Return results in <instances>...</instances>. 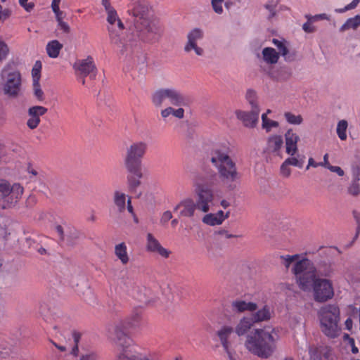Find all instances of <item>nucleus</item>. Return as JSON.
<instances>
[{"mask_svg": "<svg viewBox=\"0 0 360 360\" xmlns=\"http://www.w3.org/2000/svg\"><path fill=\"white\" fill-rule=\"evenodd\" d=\"M314 299L323 302L333 297L334 295L331 281L324 278H317L314 286Z\"/></svg>", "mask_w": 360, "mask_h": 360, "instance_id": "f8f14e48", "label": "nucleus"}, {"mask_svg": "<svg viewBox=\"0 0 360 360\" xmlns=\"http://www.w3.org/2000/svg\"><path fill=\"white\" fill-rule=\"evenodd\" d=\"M305 162V156L296 153L295 155H290L281 165V173L285 177L290 176L291 174V169L290 166L297 167L298 168H302Z\"/></svg>", "mask_w": 360, "mask_h": 360, "instance_id": "f3484780", "label": "nucleus"}, {"mask_svg": "<svg viewBox=\"0 0 360 360\" xmlns=\"http://www.w3.org/2000/svg\"><path fill=\"white\" fill-rule=\"evenodd\" d=\"M283 141L281 136H273L269 138L267 141L266 150L269 153L278 154L280 149L283 146Z\"/></svg>", "mask_w": 360, "mask_h": 360, "instance_id": "cd10ccee", "label": "nucleus"}, {"mask_svg": "<svg viewBox=\"0 0 360 360\" xmlns=\"http://www.w3.org/2000/svg\"><path fill=\"white\" fill-rule=\"evenodd\" d=\"M171 115H173L174 117L181 119L184 115V110L182 108H179L178 109H174L172 107Z\"/></svg>", "mask_w": 360, "mask_h": 360, "instance_id": "6e6d98bb", "label": "nucleus"}, {"mask_svg": "<svg viewBox=\"0 0 360 360\" xmlns=\"http://www.w3.org/2000/svg\"><path fill=\"white\" fill-rule=\"evenodd\" d=\"M23 188L19 184L11 186L5 179H0V207L8 208L14 205L20 199Z\"/></svg>", "mask_w": 360, "mask_h": 360, "instance_id": "9d476101", "label": "nucleus"}, {"mask_svg": "<svg viewBox=\"0 0 360 360\" xmlns=\"http://www.w3.org/2000/svg\"><path fill=\"white\" fill-rule=\"evenodd\" d=\"M9 52L8 45L4 41H0V60H3L6 58L7 55Z\"/></svg>", "mask_w": 360, "mask_h": 360, "instance_id": "49530a36", "label": "nucleus"}, {"mask_svg": "<svg viewBox=\"0 0 360 360\" xmlns=\"http://www.w3.org/2000/svg\"><path fill=\"white\" fill-rule=\"evenodd\" d=\"M359 1H360V0H353L352 3H350L349 4L347 5L343 8H340L339 10H337V11L339 12V13H344V12H345L347 11L352 10V9H353V8L356 7V6L359 3Z\"/></svg>", "mask_w": 360, "mask_h": 360, "instance_id": "603ef678", "label": "nucleus"}, {"mask_svg": "<svg viewBox=\"0 0 360 360\" xmlns=\"http://www.w3.org/2000/svg\"><path fill=\"white\" fill-rule=\"evenodd\" d=\"M223 0H212V6L215 13L221 14L223 12L222 4Z\"/></svg>", "mask_w": 360, "mask_h": 360, "instance_id": "09e8293b", "label": "nucleus"}, {"mask_svg": "<svg viewBox=\"0 0 360 360\" xmlns=\"http://www.w3.org/2000/svg\"><path fill=\"white\" fill-rule=\"evenodd\" d=\"M353 216L356 223V232L354 237V239H356L359 236V234L360 233V212L353 211Z\"/></svg>", "mask_w": 360, "mask_h": 360, "instance_id": "864d4df0", "label": "nucleus"}, {"mask_svg": "<svg viewBox=\"0 0 360 360\" xmlns=\"http://www.w3.org/2000/svg\"><path fill=\"white\" fill-rule=\"evenodd\" d=\"M105 12L107 13V21L109 24L107 27L108 34H110V29H112L115 34H122L124 26L119 18L116 10L113 8Z\"/></svg>", "mask_w": 360, "mask_h": 360, "instance_id": "aec40b11", "label": "nucleus"}, {"mask_svg": "<svg viewBox=\"0 0 360 360\" xmlns=\"http://www.w3.org/2000/svg\"><path fill=\"white\" fill-rule=\"evenodd\" d=\"M63 44L58 40H52L46 45V52L50 58H56L58 56L60 50L63 49Z\"/></svg>", "mask_w": 360, "mask_h": 360, "instance_id": "c756f323", "label": "nucleus"}, {"mask_svg": "<svg viewBox=\"0 0 360 360\" xmlns=\"http://www.w3.org/2000/svg\"><path fill=\"white\" fill-rule=\"evenodd\" d=\"M257 309V304L247 302L244 300H237L231 302V309L234 312H243L245 311H254Z\"/></svg>", "mask_w": 360, "mask_h": 360, "instance_id": "bb28decb", "label": "nucleus"}, {"mask_svg": "<svg viewBox=\"0 0 360 360\" xmlns=\"http://www.w3.org/2000/svg\"><path fill=\"white\" fill-rule=\"evenodd\" d=\"M233 333V328L230 326H223L217 333L221 344L226 352L227 357L229 360H237L238 355L231 347V342L229 340V338Z\"/></svg>", "mask_w": 360, "mask_h": 360, "instance_id": "4468645a", "label": "nucleus"}, {"mask_svg": "<svg viewBox=\"0 0 360 360\" xmlns=\"http://www.w3.org/2000/svg\"><path fill=\"white\" fill-rule=\"evenodd\" d=\"M53 12L56 15V20L58 22L63 21V18H64V15H63L64 13L63 11H61L60 10V8L58 9V11H53Z\"/></svg>", "mask_w": 360, "mask_h": 360, "instance_id": "69168bd1", "label": "nucleus"}, {"mask_svg": "<svg viewBox=\"0 0 360 360\" xmlns=\"http://www.w3.org/2000/svg\"><path fill=\"white\" fill-rule=\"evenodd\" d=\"M277 338L278 335L274 329H257L254 335H248L245 347L254 355L268 359L276 351Z\"/></svg>", "mask_w": 360, "mask_h": 360, "instance_id": "20e7f679", "label": "nucleus"}, {"mask_svg": "<svg viewBox=\"0 0 360 360\" xmlns=\"http://www.w3.org/2000/svg\"><path fill=\"white\" fill-rule=\"evenodd\" d=\"M273 44L277 47L278 50V55L281 54L285 61L291 62L295 59V54L294 52H290L288 46H286L285 41H280L277 39H273Z\"/></svg>", "mask_w": 360, "mask_h": 360, "instance_id": "393cba45", "label": "nucleus"}, {"mask_svg": "<svg viewBox=\"0 0 360 360\" xmlns=\"http://www.w3.org/2000/svg\"><path fill=\"white\" fill-rule=\"evenodd\" d=\"M292 72L289 68H283L278 74V78L282 80H286L290 77Z\"/></svg>", "mask_w": 360, "mask_h": 360, "instance_id": "8fccbe9b", "label": "nucleus"}, {"mask_svg": "<svg viewBox=\"0 0 360 360\" xmlns=\"http://www.w3.org/2000/svg\"><path fill=\"white\" fill-rule=\"evenodd\" d=\"M360 25V15H357L354 18L347 19L340 27V32H344L349 29H356Z\"/></svg>", "mask_w": 360, "mask_h": 360, "instance_id": "f704fd0d", "label": "nucleus"}, {"mask_svg": "<svg viewBox=\"0 0 360 360\" xmlns=\"http://www.w3.org/2000/svg\"><path fill=\"white\" fill-rule=\"evenodd\" d=\"M128 12L134 18V25L139 39L146 42L158 41L162 33L160 27L151 23L148 17L149 5L146 0H131Z\"/></svg>", "mask_w": 360, "mask_h": 360, "instance_id": "f257e3e1", "label": "nucleus"}, {"mask_svg": "<svg viewBox=\"0 0 360 360\" xmlns=\"http://www.w3.org/2000/svg\"><path fill=\"white\" fill-rule=\"evenodd\" d=\"M262 55L264 60L268 64H275L279 58L278 52L271 47L264 48L262 50Z\"/></svg>", "mask_w": 360, "mask_h": 360, "instance_id": "7c9ffc66", "label": "nucleus"}, {"mask_svg": "<svg viewBox=\"0 0 360 360\" xmlns=\"http://www.w3.org/2000/svg\"><path fill=\"white\" fill-rule=\"evenodd\" d=\"M265 8L267 9L269 13H270V15L269 16V18H273L275 15H276V11H275V8L274 6H273L272 5H270V4H266L264 6Z\"/></svg>", "mask_w": 360, "mask_h": 360, "instance_id": "0e129e2a", "label": "nucleus"}, {"mask_svg": "<svg viewBox=\"0 0 360 360\" xmlns=\"http://www.w3.org/2000/svg\"><path fill=\"white\" fill-rule=\"evenodd\" d=\"M47 108L41 105H34L28 109L30 118L27 122V127L31 129H36L40 123V117L47 112Z\"/></svg>", "mask_w": 360, "mask_h": 360, "instance_id": "6ab92c4d", "label": "nucleus"}, {"mask_svg": "<svg viewBox=\"0 0 360 360\" xmlns=\"http://www.w3.org/2000/svg\"><path fill=\"white\" fill-rule=\"evenodd\" d=\"M246 99L251 108L259 107L256 102V92L252 89H248L245 95Z\"/></svg>", "mask_w": 360, "mask_h": 360, "instance_id": "ea45409f", "label": "nucleus"}, {"mask_svg": "<svg viewBox=\"0 0 360 360\" xmlns=\"http://www.w3.org/2000/svg\"><path fill=\"white\" fill-rule=\"evenodd\" d=\"M141 313L138 311L133 312L130 319L124 321L129 327H136L140 320Z\"/></svg>", "mask_w": 360, "mask_h": 360, "instance_id": "58836bf2", "label": "nucleus"}, {"mask_svg": "<svg viewBox=\"0 0 360 360\" xmlns=\"http://www.w3.org/2000/svg\"><path fill=\"white\" fill-rule=\"evenodd\" d=\"M202 221L210 226L219 225L223 222V218L214 214H207L202 218Z\"/></svg>", "mask_w": 360, "mask_h": 360, "instance_id": "e433bc0d", "label": "nucleus"}, {"mask_svg": "<svg viewBox=\"0 0 360 360\" xmlns=\"http://www.w3.org/2000/svg\"><path fill=\"white\" fill-rule=\"evenodd\" d=\"M203 34L201 30L195 28L188 34V42L184 47L186 52H189L193 49L198 56H202L204 51L202 48L197 46V40L202 38Z\"/></svg>", "mask_w": 360, "mask_h": 360, "instance_id": "a211bd4d", "label": "nucleus"}, {"mask_svg": "<svg viewBox=\"0 0 360 360\" xmlns=\"http://www.w3.org/2000/svg\"><path fill=\"white\" fill-rule=\"evenodd\" d=\"M278 127V122L274 120H268L266 122V125L265 127H262L263 129H266L267 132H269L272 127Z\"/></svg>", "mask_w": 360, "mask_h": 360, "instance_id": "13d9d810", "label": "nucleus"}, {"mask_svg": "<svg viewBox=\"0 0 360 360\" xmlns=\"http://www.w3.org/2000/svg\"><path fill=\"white\" fill-rule=\"evenodd\" d=\"M4 81V94L9 98H17L21 90V75L17 70H12L11 65L7 64L1 71Z\"/></svg>", "mask_w": 360, "mask_h": 360, "instance_id": "6e6552de", "label": "nucleus"}, {"mask_svg": "<svg viewBox=\"0 0 360 360\" xmlns=\"http://www.w3.org/2000/svg\"><path fill=\"white\" fill-rule=\"evenodd\" d=\"M129 327L125 322L120 321L115 324L113 328V341L116 344L117 349L125 347L127 345H132V340L127 334V328Z\"/></svg>", "mask_w": 360, "mask_h": 360, "instance_id": "2eb2a0df", "label": "nucleus"}, {"mask_svg": "<svg viewBox=\"0 0 360 360\" xmlns=\"http://www.w3.org/2000/svg\"><path fill=\"white\" fill-rule=\"evenodd\" d=\"M254 321L251 318H243L236 328V333L240 336L248 332L251 328Z\"/></svg>", "mask_w": 360, "mask_h": 360, "instance_id": "72a5a7b5", "label": "nucleus"}, {"mask_svg": "<svg viewBox=\"0 0 360 360\" xmlns=\"http://www.w3.org/2000/svg\"><path fill=\"white\" fill-rule=\"evenodd\" d=\"M284 117L287 122L291 124H300L303 122V118L300 115H295L290 112H285Z\"/></svg>", "mask_w": 360, "mask_h": 360, "instance_id": "4c0bfd02", "label": "nucleus"}, {"mask_svg": "<svg viewBox=\"0 0 360 360\" xmlns=\"http://www.w3.org/2000/svg\"><path fill=\"white\" fill-rule=\"evenodd\" d=\"M259 108H251L250 112L237 110L236 111V117L240 120L246 127L254 128L259 121Z\"/></svg>", "mask_w": 360, "mask_h": 360, "instance_id": "dca6fc26", "label": "nucleus"}, {"mask_svg": "<svg viewBox=\"0 0 360 360\" xmlns=\"http://www.w3.org/2000/svg\"><path fill=\"white\" fill-rule=\"evenodd\" d=\"M217 181V174L211 171L205 174L204 179L200 181L196 178L194 181V194L197 209L207 212L212 204L214 195L212 187Z\"/></svg>", "mask_w": 360, "mask_h": 360, "instance_id": "39448f33", "label": "nucleus"}, {"mask_svg": "<svg viewBox=\"0 0 360 360\" xmlns=\"http://www.w3.org/2000/svg\"><path fill=\"white\" fill-rule=\"evenodd\" d=\"M311 20L308 18V21L303 24L302 29L307 33H313L316 31V28L310 22Z\"/></svg>", "mask_w": 360, "mask_h": 360, "instance_id": "5fc2aeb1", "label": "nucleus"}, {"mask_svg": "<svg viewBox=\"0 0 360 360\" xmlns=\"http://www.w3.org/2000/svg\"><path fill=\"white\" fill-rule=\"evenodd\" d=\"M271 316V313L270 311L269 307L264 306L262 309L254 314L250 318L254 321V323H257L269 320Z\"/></svg>", "mask_w": 360, "mask_h": 360, "instance_id": "473e14b6", "label": "nucleus"}, {"mask_svg": "<svg viewBox=\"0 0 360 360\" xmlns=\"http://www.w3.org/2000/svg\"><path fill=\"white\" fill-rule=\"evenodd\" d=\"M113 202L118 211L123 212L126 208V195L120 191H115L113 193Z\"/></svg>", "mask_w": 360, "mask_h": 360, "instance_id": "2f4dec72", "label": "nucleus"}, {"mask_svg": "<svg viewBox=\"0 0 360 360\" xmlns=\"http://www.w3.org/2000/svg\"><path fill=\"white\" fill-rule=\"evenodd\" d=\"M147 250L149 252H157L165 258L169 257L170 252L163 248L159 241L150 233L147 234Z\"/></svg>", "mask_w": 360, "mask_h": 360, "instance_id": "4be33fe9", "label": "nucleus"}, {"mask_svg": "<svg viewBox=\"0 0 360 360\" xmlns=\"http://www.w3.org/2000/svg\"><path fill=\"white\" fill-rule=\"evenodd\" d=\"M285 151L289 155H295L297 151V142L300 141L299 136L294 133L292 129H289L285 134Z\"/></svg>", "mask_w": 360, "mask_h": 360, "instance_id": "5701e85b", "label": "nucleus"}, {"mask_svg": "<svg viewBox=\"0 0 360 360\" xmlns=\"http://www.w3.org/2000/svg\"><path fill=\"white\" fill-rule=\"evenodd\" d=\"M41 63L39 60H37L32 70V76L33 78V81H39L41 77Z\"/></svg>", "mask_w": 360, "mask_h": 360, "instance_id": "a19ab883", "label": "nucleus"}, {"mask_svg": "<svg viewBox=\"0 0 360 360\" xmlns=\"http://www.w3.org/2000/svg\"><path fill=\"white\" fill-rule=\"evenodd\" d=\"M139 34L136 33V35ZM137 38L139 37H135L132 34H127L126 37H121V34H115L112 29H110V41L117 48L120 58L141 69L146 65L147 56Z\"/></svg>", "mask_w": 360, "mask_h": 360, "instance_id": "f03ea898", "label": "nucleus"}, {"mask_svg": "<svg viewBox=\"0 0 360 360\" xmlns=\"http://www.w3.org/2000/svg\"><path fill=\"white\" fill-rule=\"evenodd\" d=\"M348 127V123L346 120H342L339 121L337 125V134L340 140L345 141L347 139V129Z\"/></svg>", "mask_w": 360, "mask_h": 360, "instance_id": "c9c22d12", "label": "nucleus"}, {"mask_svg": "<svg viewBox=\"0 0 360 360\" xmlns=\"http://www.w3.org/2000/svg\"><path fill=\"white\" fill-rule=\"evenodd\" d=\"M58 23V26L60 27V29L65 33H69L70 31V26L68 25V23H66L65 22H64L63 20V21H60Z\"/></svg>", "mask_w": 360, "mask_h": 360, "instance_id": "680f3d73", "label": "nucleus"}, {"mask_svg": "<svg viewBox=\"0 0 360 360\" xmlns=\"http://www.w3.org/2000/svg\"><path fill=\"white\" fill-rule=\"evenodd\" d=\"M80 360H96V356L94 354H89L83 355Z\"/></svg>", "mask_w": 360, "mask_h": 360, "instance_id": "774afa93", "label": "nucleus"}, {"mask_svg": "<svg viewBox=\"0 0 360 360\" xmlns=\"http://www.w3.org/2000/svg\"><path fill=\"white\" fill-rule=\"evenodd\" d=\"M55 229L56 231V232L58 233L59 237H60V239L61 240H64L65 239V235H64V230H63V228L62 227V226L60 225H56L55 226Z\"/></svg>", "mask_w": 360, "mask_h": 360, "instance_id": "052dcab7", "label": "nucleus"}, {"mask_svg": "<svg viewBox=\"0 0 360 360\" xmlns=\"http://www.w3.org/2000/svg\"><path fill=\"white\" fill-rule=\"evenodd\" d=\"M316 272L317 276L331 277L335 269L333 268V264L324 260L316 262Z\"/></svg>", "mask_w": 360, "mask_h": 360, "instance_id": "a878e982", "label": "nucleus"}, {"mask_svg": "<svg viewBox=\"0 0 360 360\" xmlns=\"http://www.w3.org/2000/svg\"><path fill=\"white\" fill-rule=\"evenodd\" d=\"M309 353L310 358L312 360H317L321 359V351L319 348L314 347H309Z\"/></svg>", "mask_w": 360, "mask_h": 360, "instance_id": "de8ad7c7", "label": "nucleus"}, {"mask_svg": "<svg viewBox=\"0 0 360 360\" xmlns=\"http://www.w3.org/2000/svg\"><path fill=\"white\" fill-rule=\"evenodd\" d=\"M172 218V214L170 211H165L161 217L160 222L163 224H166Z\"/></svg>", "mask_w": 360, "mask_h": 360, "instance_id": "bf43d9fd", "label": "nucleus"}, {"mask_svg": "<svg viewBox=\"0 0 360 360\" xmlns=\"http://www.w3.org/2000/svg\"><path fill=\"white\" fill-rule=\"evenodd\" d=\"M323 165V163H321V162L317 163L314 161V160L312 158H310L309 159L308 165L307 166L306 169H309V167H317L318 166Z\"/></svg>", "mask_w": 360, "mask_h": 360, "instance_id": "e2e57ef3", "label": "nucleus"}, {"mask_svg": "<svg viewBox=\"0 0 360 360\" xmlns=\"http://www.w3.org/2000/svg\"><path fill=\"white\" fill-rule=\"evenodd\" d=\"M172 107H167L161 111V115L163 118L167 117L171 115Z\"/></svg>", "mask_w": 360, "mask_h": 360, "instance_id": "338daca9", "label": "nucleus"}, {"mask_svg": "<svg viewBox=\"0 0 360 360\" xmlns=\"http://www.w3.org/2000/svg\"><path fill=\"white\" fill-rule=\"evenodd\" d=\"M352 181H360V164L354 162L352 165Z\"/></svg>", "mask_w": 360, "mask_h": 360, "instance_id": "c03bdc74", "label": "nucleus"}, {"mask_svg": "<svg viewBox=\"0 0 360 360\" xmlns=\"http://www.w3.org/2000/svg\"><path fill=\"white\" fill-rule=\"evenodd\" d=\"M327 168L331 171L332 172H335L338 176H342L345 174L344 171L341 169V167L338 166H333L330 165H327Z\"/></svg>", "mask_w": 360, "mask_h": 360, "instance_id": "4d7b16f0", "label": "nucleus"}, {"mask_svg": "<svg viewBox=\"0 0 360 360\" xmlns=\"http://www.w3.org/2000/svg\"><path fill=\"white\" fill-rule=\"evenodd\" d=\"M195 202L191 198H186L181 201L175 207L174 210H181L179 216L191 217L194 215L195 209H197Z\"/></svg>", "mask_w": 360, "mask_h": 360, "instance_id": "b1692460", "label": "nucleus"}, {"mask_svg": "<svg viewBox=\"0 0 360 360\" xmlns=\"http://www.w3.org/2000/svg\"><path fill=\"white\" fill-rule=\"evenodd\" d=\"M210 161L217 168L219 176L226 188L229 191L236 189L240 176L236 163L229 156V149L225 147L213 149Z\"/></svg>", "mask_w": 360, "mask_h": 360, "instance_id": "7ed1b4c3", "label": "nucleus"}, {"mask_svg": "<svg viewBox=\"0 0 360 360\" xmlns=\"http://www.w3.org/2000/svg\"><path fill=\"white\" fill-rule=\"evenodd\" d=\"M28 0H19L20 5L24 8V9L30 12L34 7V4L33 2L27 3Z\"/></svg>", "mask_w": 360, "mask_h": 360, "instance_id": "3c124183", "label": "nucleus"}, {"mask_svg": "<svg viewBox=\"0 0 360 360\" xmlns=\"http://www.w3.org/2000/svg\"><path fill=\"white\" fill-rule=\"evenodd\" d=\"M115 255L123 265H126L129 261V257L127 254V248L124 242L115 246Z\"/></svg>", "mask_w": 360, "mask_h": 360, "instance_id": "c85d7f7f", "label": "nucleus"}, {"mask_svg": "<svg viewBox=\"0 0 360 360\" xmlns=\"http://www.w3.org/2000/svg\"><path fill=\"white\" fill-rule=\"evenodd\" d=\"M151 101L155 107H161L166 101L174 106H181L185 104L184 95L175 88L158 89L152 94Z\"/></svg>", "mask_w": 360, "mask_h": 360, "instance_id": "9b49d317", "label": "nucleus"}, {"mask_svg": "<svg viewBox=\"0 0 360 360\" xmlns=\"http://www.w3.org/2000/svg\"><path fill=\"white\" fill-rule=\"evenodd\" d=\"M359 181H352L351 184L348 187V193L352 196H358L360 195Z\"/></svg>", "mask_w": 360, "mask_h": 360, "instance_id": "37998d69", "label": "nucleus"}, {"mask_svg": "<svg viewBox=\"0 0 360 360\" xmlns=\"http://www.w3.org/2000/svg\"><path fill=\"white\" fill-rule=\"evenodd\" d=\"M299 257L298 255H286V256H281V259L283 260V264L288 269L292 263L295 262Z\"/></svg>", "mask_w": 360, "mask_h": 360, "instance_id": "a18cd8bd", "label": "nucleus"}, {"mask_svg": "<svg viewBox=\"0 0 360 360\" xmlns=\"http://www.w3.org/2000/svg\"><path fill=\"white\" fill-rule=\"evenodd\" d=\"M129 173L127 177L128 190L131 193H136L137 188L141 186V179L143 177L142 167H139L137 172H134L130 169H126Z\"/></svg>", "mask_w": 360, "mask_h": 360, "instance_id": "412c9836", "label": "nucleus"}, {"mask_svg": "<svg viewBox=\"0 0 360 360\" xmlns=\"http://www.w3.org/2000/svg\"><path fill=\"white\" fill-rule=\"evenodd\" d=\"M33 89H34V94L37 97V98L42 101L44 98V92L41 89L39 81H33Z\"/></svg>", "mask_w": 360, "mask_h": 360, "instance_id": "79ce46f5", "label": "nucleus"}, {"mask_svg": "<svg viewBox=\"0 0 360 360\" xmlns=\"http://www.w3.org/2000/svg\"><path fill=\"white\" fill-rule=\"evenodd\" d=\"M321 330L328 337L334 338L338 335L340 310L335 304H328L320 310Z\"/></svg>", "mask_w": 360, "mask_h": 360, "instance_id": "0eeeda50", "label": "nucleus"}, {"mask_svg": "<svg viewBox=\"0 0 360 360\" xmlns=\"http://www.w3.org/2000/svg\"><path fill=\"white\" fill-rule=\"evenodd\" d=\"M147 147L146 143L136 141L127 148L124 159V165L126 169L136 172L139 167H142L141 159L146 152Z\"/></svg>", "mask_w": 360, "mask_h": 360, "instance_id": "1a4fd4ad", "label": "nucleus"}, {"mask_svg": "<svg viewBox=\"0 0 360 360\" xmlns=\"http://www.w3.org/2000/svg\"><path fill=\"white\" fill-rule=\"evenodd\" d=\"M296 276L299 287L304 290H309L315 285L316 269L314 263L308 259L297 262L292 269Z\"/></svg>", "mask_w": 360, "mask_h": 360, "instance_id": "423d86ee", "label": "nucleus"}, {"mask_svg": "<svg viewBox=\"0 0 360 360\" xmlns=\"http://www.w3.org/2000/svg\"><path fill=\"white\" fill-rule=\"evenodd\" d=\"M77 75L83 77L89 75L90 79H94L96 76L97 68L91 56L85 59L77 60L73 65Z\"/></svg>", "mask_w": 360, "mask_h": 360, "instance_id": "ddd939ff", "label": "nucleus"}]
</instances>
